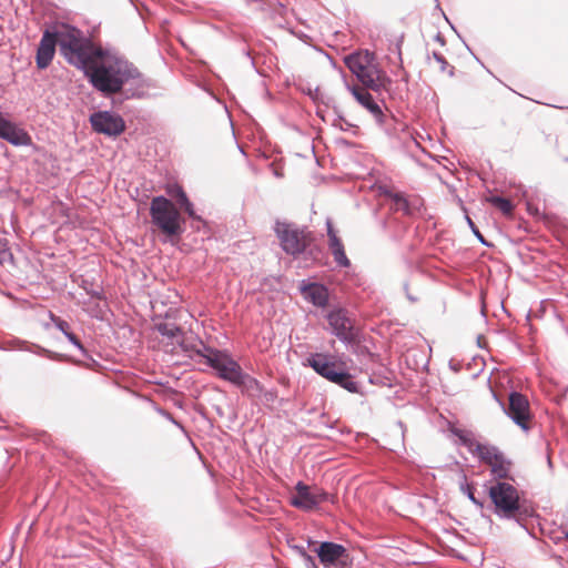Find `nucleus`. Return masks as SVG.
I'll list each match as a JSON object with an SVG mask.
<instances>
[{
  "label": "nucleus",
  "mask_w": 568,
  "mask_h": 568,
  "mask_svg": "<svg viewBox=\"0 0 568 568\" xmlns=\"http://www.w3.org/2000/svg\"><path fill=\"white\" fill-rule=\"evenodd\" d=\"M505 414L523 430L529 429L530 409L525 395L513 390L508 396V405L504 406Z\"/></svg>",
  "instance_id": "9b49d317"
},
{
  "label": "nucleus",
  "mask_w": 568,
  "mask_h": 568,
  "mask_svg": "<svg viewBox=\"0 0 568 568\" xmlns=\"http://www.w3.org/2000/svg\"><path fill=\"white\" fill-rule=\"evenodd\" d=\"M491 475L496 479H508L510 478V466L511 462L505 457V455L501 456V459H498L490 465Z\"/></svg>",
  "instance_id": "5701e85b"
},
{
  "label": "nucleus",
  "mask_w": 568,
  "mask_h": 568,
  "mask_svg": "<svg viewBox=\"0 0 568 568\" xmlns=\"http://www.w3.org/2000/svg\"><path fill=\"white\" fill-rule=\"evenodd\" d=\"M166 193L175 201L176 206L164 195L154 196L150 205L151 221L171 240L180 239L184 233L185 220L179 210L183 211L193 221L203 222V219L196 214L194 204L180 184H169Z\"/></svg>",
  "instance_id": "f03ea898"
},
{
  "label": "nucleus",
  "mask_w": 568,
  "mask_h": 568,
  "mask_svg": "<svg viewBox=\"0 0 568 568\" xmlns=\"http://www.w3.org/2000/svg\"><path fill=\"white\" fill-rule=\"evenodd\" d=\"M337 375H341L338 379H334L332 383L343 387L344 389L348 390L349 393H358L359 386L358 384L353 379V376L344 371L339 369Z\"/></svg>",
  "instance_id": "393cba45"
},
{
  "label": "nucleus",
  "mask_w": 568,
  "mask_h": 568,
  "mask_svg": "<svg viewBox=\"0 0 568 568\" xmlns=\"http://www.w3.org/2000/svg\"><path fill=\"white\" fill-rule=\"evenodd\" d=\"M316 542L312 540L311 538L307 539V547L315 545Z\"/></svg>",
  "instance_id": "49530a36"
},
{
  "label": "nucleus",
  "mask_w": 568,
  "mask_h": 568,
  "mask_svg": "<svg viewBox=\"0 0 568 568\" xmlns=\"http://www.w3.org/2000/svg\"><path fill=\"white\" fill-rule=\"evenodd\" d=\"M316 114H317L318 116H321L322 119H324V115H323V113H322V111H321L320 106H317Z\"/></svg>",
  "instance_id": "a18cd8bd"
},
{
  "label": "nucleus",
  "mask_w": 568,
  "mask_h": 568,
  "mask_svg": "<svg viewBox=\"0 0 568 568\" xmlns=\"http://www.w3.org/2000/svg\"><path fill=\"white\" fill-rule=\"evenodd\" d=\"M168 420H170L171 423H173L176 427H179L183 433H186V429L185 427L183 426L182 423H180L179 420H176L172 414H170L169 412L166 410H163V409H160L159 410Z\"/></svg>",
  "instance_id": "c9c22d12"
},
{
  "label": "nucleus",
  "mask_w": 568,
  "mask_h": 568,
  "mask_svg": "<svg viewBox=\"0 0 568 568\" xmlns=\"http://www.w3.org/2000/svg\"><path fill=\"white\" fill-rule=\"evenodd\" d=\"M328 247L334 257V261L339 267L351 266V261L345 253L344 245L341 240L333 239V243H328Z\"/></svg>",
  "instance_id": "4be33fe9"
},
{
  "label": "nucleus",
  "mask_w": 568,
  "mask_h": 568,
  "mask_svg": "<svg viewBox=\"0 0 568 568\" xmlns=\"http://www.w3.org/2000/svg\"><path fill=\"white\" fill-rule=\"evenodd\" d=\"M449 367L450 369H453L454 372H458L460 369V364L459 363H456L454 362L453 359L449 362Z\"/></svg>",
  "instance_id": "a19ab883"
},
{
  "label": "nucleus",
  "mask_w": 568,
  "mask_h": 568,
  "mask_svg": "<svg viewBox=\"0 0 568 568\" xmlns=\"http://www.w3.org/2000/svg\"><path fill=\"white\" fill-rule=\"evenodd\" d=\"M178 344L184 349L189 351L192 349L194 354L201 358L204 359L205 364L207 365V358L212 357L214 353L216 352H223V349H217L214 347H211L209 345H205L202 341L200 342V347H191L185 343V341H178Z\"/></svg>",
  "instance_id": "b1692460"
},
{
  "label": "nucleus",
  "mask_w": 568,
  "mask_h": 568,
  "mask_svg": "<svg viewBox=\"0 0 568 568\" xmlns=\"http://www.w3.org/2000/svg\"><path fill=\"white\" fill-rule=\"evenodd\" d=\"M303 92L305 94H307L315 103H320V102L324 103L323 95L320 93L318 88L313 89V88L308 87L306 90H303Z\"/></svg>",
  "instance_id": "2f4dec72"
},
{
  "label": "nucleus",
  "mask_w": 568,
  "mask_h": 568,
  "mask_svg": "<svg viewBox=\"0 0 568 568\" xmlns=\"http://www.w3.org/2000/svg\"><path fill=\"white\" fill-rule=\"evenodd\" d=\"M87 39L81 30L69 24L45 29L37 48V68L43 70L51 64L57 45L60 47V53L70 64L75 68L79 64L83 65Z\"/></svg>",
  "instance_id": "7ed1b4c3"
},
{
  "label": "nucleus",
  "mask_w": 568,
  "mask_h": 568,
  "mask_svg": "<svg viewBox=\"0 0 568 568\" xmlns=\"http://www.w3.org/2000/svg\"><path fill=\"white\" fill-rule=\"evenodd\" d=\"M306 361L320 376H323L328 368L334 367V362L329 359L328 355L322 353L311 354Z\"/></svg>",
  "instance_id": "aec40b11"
},
{
  "label": "nucleus",
  "mask_w": 568,
  "mask_h": 568,
  "mask_svg": "<svg viewBox=\"0 0 568 568\" xmlns=\"http://www.w3.org/2000/svg\"><path fill=\"white\" fill-rule=\"evenodd\" d=\"M328 493L321 488H311L303 481H297L295 493L291 496V504L303 510H312L318 507L323 501L328 500Z\"/></svg>",
  "instance_id": "9d476101"
},
{
  "label": "nucleus",
  "mask_w": 568,
  "mask_h": 568,
  "mask_svg": "<svg viewBox=\"0 0 568 568\" xmlns=\"http://www.w3.org/2000/svg\"><path fill=\"white\" fill-rule=\"evenodd\" d=\"M454 434L459 438L463 446H465L470 453L474 454V448L476 447L477 442L471 439L467 434L463 430H455Z\"/></svg>",
  "instance_id": "c756f323"
},
{
  "label": "nucleus",
  "mask_w": 568,
  "mask_h": 568,
  "mask_svg": "<svg viewBox=\"0 0 568 568\" xmlns=\"http://www.w3.org/2000/svg\"><path fill=\"white\" fill-rule=\"evenodd\" d=\"M234 386L240 388L243 395L252 399L261 398L263 393V385L255 377L245 372H243L235 382Z\"/></svg>",
  "instance_id": "f3484780"
},
{
  "label": "nucleus",
  "mask_w": 568,
  "mask_h": 568,
  "mask_svg": "<svg viewBox=\"0 0 568 568\" xmlns=\"http://www.w3.org/2000/svg\"><path fill=\"white\" fill-rule=\"evenodd\" d=\"M454 71H455V68L452 67L450 70H449V75L453 77L454 75Z\"/></svg>",
  "instance_id": "de8ad7c7"
},
{
  "label": "nucleus",
  "mask_w": 568,
  "mask_h": 568,
  "mask_svg": "<svg viewBox=\"0 0 568 568\" xmlns=\"http://www.w3.org/2000/svg\"><path fill=\"white\" fill-rule=\"evenodd\" d=\"M212 355L207 358V366L213 368L221 379L234 385L244 372L241 365L225 349Z\"/></svg>",
  "instance_id": "1a4fd4ad"
},
{
  "label": "nucleus",
  "mask_w": 568,
  "mask_h": 568,
  "mask_svg": "<svg viewBox=\"0 0 568 568\" xmlns=\"http://www.w3.org/2000/svg\"><path fill=\"white\" fill-rule=\"evenodd\" d=\"M450 27L454 30V32H457V29H455V26L450 24Z\"/></svg>",
  "instance_id": "864d4df0"
},
{
  "label": "nucleus",
  "mask_w": 568,
  "mask_h": 568,
  "mask_svg": "<svg viewBox=\"0 0 568 568\" xmlns=\"http://www.w3.org/2000/svg\"><path fill=\"white\" fill-rule=\"evenodd\" d=\"M465 220L469 226V229L471 230L473 234L477 237V240L485 246L487 247H490L493 246L491 243H489L485 237L484 235L480 233V231L478 230V227L476 226V224L474 223V221L468 216V214L465 215Z\"/></svg>",
  "instance_id": "c85d7f7f"
},
{
  "label": "nucleus",
  "mask_w": 568,
  "mask_h": 568,
  "mask_svg": "<svg viewBox=\"0 0 568 568\" xmlns=\"http://www.w3.org/2000/svg\"><path fill=\"white\" fill-rule=\"evenodd\" d=\"M326 320L332 328V333L344 344L352 345L357 341V332L348 312L343 307H336L329 311Z\"/></svg>",
  "instance_id": "6e6552de"
},
{
  "label": "nucleus",
  "mask_w": 568,
  "mask_h": 568,
  "mask_svg": "<svg viewBox=\"0 0 568 568\" xmlns=\"http://www.w3.org/2000/svg\"><path fill=\"white\" fill-rule=\"evenodd\" d=\"M313 550L324 567L335 566L343 558L348 557L346 547L334 541H322Z\"/></svg>",
  "instance_id": "4468645a"
},
{
  "label": "nucleus",
  "mask_w": 568,
  "mask_h": 568,
  "mask_svg": "<svg viewBox=\"0 0 568 568\" xmlns=\"http://www.w3.org/2000/svg\"><path fill=\"white\" fill-rule=\"evenodd\" d=\"M547 462H548V465L551 466V459L549 456L547 457Z\"/></svg>",
  "instance_id": "8fccbe9b"
},
{
  "label": "nucleus",
  "mask_w": 568,
  "mask_h": 568,
  "mask_svg": "<svg viewBox=\"0 0 568 568\" xmlns=\"http://www.w3.org/2000/svg\"><path fill=\"white\" fill-rule=\"evenodd\" d=\"M404 290H405V292H406V296H407V298H408L409 301L415 302V301L417 300L416 297L412 296V295L408 293V284H407V283H404Z\"/></svg>",
  "instance_id": "37998d69"
},
{
  "label": "nucleus",
  "mask_w": 568,
  "mask_h": 568,
  "mask_svg": "<svg viewBox=\"0 0 568 568\" xmlns=\"http://www.w3.org/2000/svg\"><path fill=\"white\" fill-rule=\"evenodd\" d=\"M565 161L568 162V158H565Z\"/></svg>",
  "instance_id": "5fc2aeb1"
},
{
  "label": "nucleus",
  "mask_w": 568,
  "mask_h": 568,
  "mask_svg": "<svg viewBox=\"0 0 568 568\" xmlns=\"http://www.w3.org/2000/svg\"><path fill=\"white\" fill-rule=\"evenodd\" d=\"M450 27L454 30V32H457V29H455V26L450 24Z\"/></svg>",
  "instance_id": "603ef678"
},
{
  "label": "nucleus",
  "mask_w": 568,
  "mask_h": 568,
  "mask_svg": "<svg viewBox=\"0 0 568 568\" xmlns=\"http://www.w3.org/2000/svg\"><path fill=\"white\" fill-rule=\"evenodd\" d=\"M10 346L19 348L21 351H27V352L37 354L39 356L47 357V358L52 359V361H65V359H68V356L64 355V354L50 351V349L44 348V347H42V346H40L38 344H29L28 342L22 341V339H18V338L13 339L12 342H10Z\"/></svg>",
  "instance_id": "dca6fc26"
},
{
  "label": "nucleus",
  "mask_w": 568,
  "mask_h": 568,
  "mask_svg": "<svg viewBox=\"0 0 568 568\" xmlns=\"http://www.w3.org/2000/svg\"><path fill=\"white\" fill-rule=\"evenodd\" d=\"M0 139L14 146H28L32 144L29 133L19 128L14 122L3 116L0 112Z\"/></svg>",
  "instance_id": "ddd939ff"
},
{
  "label": "nucleus",
  "mask_w": 568,
  "mask_h": 568,
  "mask_svg": "<svg viewBox=\"0 0 568 568\" xmlns=\"http://www.w3.org/2000/svg\"><path fill=\"white\" fill-rule=\"evenodd\" d=\"M435 41H437L438 43H440L442 45H445V38L444 36L438 32L436 36H435Z\"/></svg>",
  "instance_id": "79ce46f5"
},
{
  "label": "nucleus",
  "mask_w": 568,
  "mask_h": 568,
  "mask_svg": "<svg viewBox=\"0 0 568 568\" xmlns=\"http://www.w3.org/2000/svg\"><path fill=\"white\" fill-rule=\"evenodd\" d=\"M433 58L440 64V70L445 71L448 65V62L445 59V57L442 53L434 51Z\"/></svg>",
  "instance_id": "4c0bfd02"
},
{
  "label": "nucleus",
  "mask_w": 568,
  "mask_h": 568,
  "mask_svg": "<svg viewBox=\"0 0 568 568\" xmlns=\"http://www.w3.org/2000/svg\"><path fill=\"white\" fill-rule=\"evenodd\" d=\"M261 397L263 398V402L265 404L274 403L275 399L277 398V390L263 388V393H262Z\"/></svg>",
  "instance_id": "473e14b6"
},
{
  "label": "nucleus",
  "mask_w": 568,
  "mask_h": 568,
  "mask_svg": "<svg viewBox=\"0 0 568 568\" xmlns=\"http://www.w3.org/2000/svg\"><path fill=\"white\" fill-rule=\"evenodd\" d=\"M352 93L356 101L374 116L377 124L388 131L386 128L387 122L393 119L384 113L381 105L374 100L373 95L368 91L356 87L352 89Z\"/></svg>",
  "instance_id": "2eb2a0df"
},
{
  "label": "nucleus",
  "mask_w": 568,
  "mask_h": 568,
  "mask_svg": "<svg viewBox=\"0 0 568 568\" xmlns=\"http://www.w3.org/2000/svg\"><path fill=\"white\" fill-rule=\"evenodd\" d=\"M372 60V54L366 51L364 54L362 52H353L345 57L344 62L365 88L379 92L390 80L384 75L374 78V72L371 69Z\"/></svg>",
  "instance_id": "39448f33"
},
{
  "label": "nucleus",
  "mask_w": 568,
  "mask_h": 568,
  "mask_svg": "<svg viewBox=\"0 0 568 568\" xmlns=\"http://www.w3.org/2000/svg\"><path fill=\"white\" fill-rule=\"evenodd\" d=\"M474 454H476L483 463L488 465L501 459V456L504 455L496 446L484 445L480 443L476 444Z\"/></svg>",
  "instance_id": "6ab92c4d"
},
{
  "label": "nucleus",
  "mask_w": 568,
  "mask_h": 568,
  "mask_svg": "<svg viewBox=\"0 0 568 568\" xmlns=\"http://www.w3.org/2000/svg\"><path fill=\"white\" fill-rule=\"evenodd\" d=\"M291 549H293L300 557H303L307 551L303 545H292L288 542Z\"/></svg>",
  "instance_id": "ea45409f"
},
{
  "label": "nucleus",
  "mask_w": 568,
  "mask_h": 568,
  "mask_svg": "<svg viewBox=\"0 0 568 568\" xmlns=\"http://www.w3.org/2000/svg\"><path fill=\"white\" fill-rule=\"evenodd\" d=\"M488 203L500 210L504 214L509 215L513 213L514 204L507 197L501 195H490L486 199Z\"/></svg>",
  "instance_id": "a878e982"
},
{
  "label": "nucleus",
  "mask_w": 568,
  "mask_h": 568,
  "mask_svg": "<svg viewBox=\"0 0 568 568\" xmlns=\"http://www.w3.org/2000/svg\"><path fill=\"white\" fill-rule=\"evenodd\" d=\"M333 126L338 128L342 131H349L355 128L353 123H351L348 120H346L343 115L337 114L336 118L333 120Z\"/></svg>",
  "instance_id": "7c9ffc66"
},
{
  "label": "nucleus",
  "mask_w": 568,
  "mask_h": 568,
  "mask_svg": "<svg viewBox=\"0 0 568 568\" xmlns=\"http://www.w3.org/2000/svg\"><path fill=\"white\" fill-rule=\"evenodd\" d=\"M49 317L52 324L68 338V341L74 345L84 356H88V351L81 343L80 338L71 331L70 323L60 316L54 315L52 312L49 313Z\"/></svg>",
  "instance_id": "a211bd4d"
},
{
  "label": "nucleus",
  "mask_w": 568,
  "mask_h": 568,
  "mask_svg": "<svg viewBox=\"0 0 568 568\" xmlns=\"http://www.w3.org/2000/svg\"><path fill=\"white\" fill-rule=\"evenodd\" d=\"M215 412H216V414H217L219 416H223V414H224V413H223V409H222L220 406H216V407H215Z\"/></svg>",
  "instance_id": "c03bdc74"
},
{
  "label": "nucleus",
  "mask_w": 568,
  "mask_h": 568,
  "mask_svg": "<svg viewBox=\"0 0 568 568\" xmlns=\"http://www.w3.org/2000/svg\"><path fill=\"white\" fill-rule=\"evenodd\" d=\"M565 534V538L568 540V530L564 532Z\"/></svg>",
  "instance_id": "3c124183"
},
{
  "label": "nucleus",
  "mask_w": 568,
  "mask_h": 568,
  "mask_svg": "<svg viewBox=\"0 0 568 568\" xmlns=\"http://www.w3.org/2000/svg\"><path fill=\"white\" fill-rule=\"evenodd\" d=\"M488 496L494 505V514L500 519L515 520L527 529L526 520L534 517V508L519 496L516 487L507 481L497 480L488 488Z\"/></svg>",
  "instance_id": "20e7f679"
},
{
  "label": "nucleus",
  "mask_w": 568,
  "mask_h": 568,
  "mask_svg": "<svg viewBox=\"0 0 568 568\" xmlns=\"http://www.w3.org/2000/svg\"><path fill=\"white\" fill-rule=\"evenodd\" d=\"M89 122L94 132L106 136H119L125 131L124 119L109 110H99L90 114Z\"/></svg>",
  "instance_id": "0eeeda50"
},
{
  "label": "nucleus",
  "mask_w": 568,
  "mask_h": 568,
  "mask_svg": "<svg viewBox=\"0 0 568 568\" xmlns=\"http://www.w3.org/2000/svg\"><path fill=\"white\" fill-rule=\"evenodd\" d=\"M84 64L78 65L92 88L111 100L112 108L129 100H145L162 95L159 82L143 74L125 57L95 47L90 39L84 44Z\"/></svg>",
  "instance_id": "f257e3e1"
},
{
  "label": "nucleus",
  "mask_w": 568,
  "mask_h": 568,
  "mask_svg": "<svg viewBox=\"0 0 568 568\" xmlns=\"http://www.w3.org/2000/svg\"><path fill=\"white\" fill-rule=\"evenodd\" d=\"M400 42H402V40H400L398 43H396V47H397V50H398V54H399V55H400V49H399Z\"/></svg>",
  "instance_id": "09e8293b"
},
{
  "label": "nucleus",
  "mask_w": 568,
  "mask_h": 568,
  "mask_svg": "<svg viewBox=\"0 0 568 568\" xmlns=\"http://www.w3.org/2000/svg\"><path fill=\"white\" fill-rule=\"evenodd\" d=\"M303 298L317 308H326L329 304V290L320 282L302 280L298 285Z\"/></svg>",
  "instance_id": "f8f14e48"
},
{
  "label": "nucleus",
  "mask_w": 568,
  "mask_h": 568,
  "mask_svg": "<svg viewBox=\"0 0 568 568\" xmlns=\"http://www.w3.org/2000/svg\"><path fill=\"white\" fill-rule=\"evenodd\" d=\"M154 329L171 341H181L180 337L183 336V329L175 323L159 322L154 324Z\"/></svg>",
  "instance_id": "412c9836"
},
{
  "label": "nucleus",
  "mask_w": 568,
  "mask_h": 568,
  "mask_svg": "<svg viewBox=\"0 0 568 568\" xmlns=\"http://www.w3.org/2000/svg\"><path fill=\"white\" fill-rule=\"evenodd\" d=\"M395 210L403 212L405 215H412V209L407 199L400 193H394L390 195Z\"/></svg>",
  "instance_id": "bb28decb"
},
{
  "label": "nucleus",
  "mask_w": 568,
  "mask_h": 568,
  "mask_svg": "<svg viewBox=\"0 0 568 568\" xmlns=\"http://www.w3.org/2000/svg\"><path fill=\"white\" fill-rule=\"evenodd\" d=\"M82 287L85 290L87 294H89L92 298H97V300H104V294H103V291L100 288V290H95V288H88L87 287V281H83V284H82Z\"/></svg>",
  "instance_id": "f704fd0d"
},
{
  "label": "nucleus",
  "mask_w": 568,
  "mask_h": 568,
  "mask_svg": "<svg viewBox=\"0 0 568 568\" xmlns=\"http://www.w3.org/2000/svg\"><path fill=\"white\" fill-rule=\"evenodd\" d=\"M274 232L281 242L282 250L286 254L297 256L305 252L308 241L303 230L294 224L277 221Z\"/></svg>",
  "instance_id": "423d86ee"
},
{
  "label": "nucleus",
  "mask_w": 568,
  "mask_h": 568,
  "mask_svg": "<svg viewBox=\"0 0 568 568\" xmlns=\"http://www.w3.org/2000/svg\"><path fill=\"white\" fill-rule=\"evenodd\" d=\"M326 231H327V236H328V243H333V239L341 240L337 236L336 231L333 226V223L329 219L326 221Z\"/></svg>",
  "instance_id": "e433bc0d"
},
{
  "label": "nucleus",
  "mask_w": 568,
  "mask_h": 568,
  "mask_svg": "<svg viewBox=\"0 0 568 568\" xmlns=\"http://www.w3.org/2000/svg\"><path fill=\"white\" fill-rule=\"evenodd\" d=\"M460 490L468 497V499L478 508H484V501L475 496V487L471 484H462Z\"/></svg>",
  "instance_id": "cd10ccee"
},
{
  "label": "nucleus",
  "mask_w": 568,
  "mask_h": 568,
  "mask_svg": "<svg viewBox=\"0 0 568 568\" xmlns=\"http://www.w3.org/2000/svg\"><path fill=\"white\" fill-rule=\"evenodd\" d=\"M339 369L341 368L334 362V367L328 368L322 377L326 378L329 382H333L334 379H338L341 377V375H337Z\"/></svg>",
  "instance_id": "72a5a7b5"
},
{
  "label": "nucleus",
  "mask_w": 568,
  "mask_h": 568,
  "mask_svg": "<svg viewBox=\"0 0 568 568\" xmlns=\"http://www.w3.org/2000/svg\"><path fill=\"white\" fill-rule=\"evenodd\" d=\"M302 558L304 559L305 566L307 568H317L314 557L311 556L308 552H306Z\"/></svg>",
  "instance_id": "58836bf2"
}]
</instances>
